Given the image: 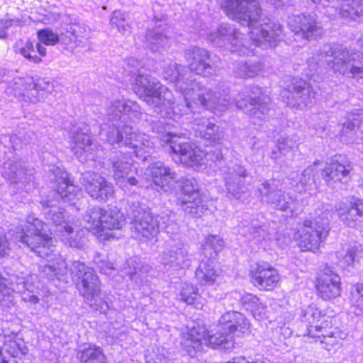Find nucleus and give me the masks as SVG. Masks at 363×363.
Listing matches in <instances>:
<instances>
[{
    "label": "nucleus",
    "instance_id": "393cba45",
    "mask_svg": "<svg viewBox=\"0 0 363 363\" xmlns=\"http://www.w3.org/2000/svg\"><path fill=\"white\" fill-rule=\"evenodd\" d=\"M194 135L206 145L218 144L225 137L222 127L206 118H196L193 122Z\"/></svg>",
    "mask_w": 363,
    "mask_h": 363
},
{
    "label": "nucleus",
    "instance_id": "20e7f679",
    "mask_svg": "<svg viewBox=\"0 0 363 363\" xmlns=\"http://www.w3.org/2000/svg\"><path fill=\"white\" fill-rule=\"evenodd\" d=\"M45 223L38 218L27 220L16 227L13 234L16 242L28 247L32 252L43 259L51 258L55 250V240L46 233L45 225H49V231L55 235L60 233V228L69 225L65 218V209L46 200L43 202Z\"/></svg>",
    "mask_w": 363,
    "mask_h": 363
},
{
    "label": "nucleus",
    "instance_id": "9d476101",
    "mask_svg": "<svg viewBox=\"0 0 363 363\" xmlns=\"http://www.w3.org/2000/svg\"><path fill=\"white\" fill-rule=\"evenodd\" d=\"M127 216L131 220L132 233L140 240L155 237L160 228L166 227L165 221L160 223L159 216H153L150 208L139 201L128 205Z\"/></svg>",
    "mask_w": 363,
    "mask_h": 363
},
{
    "label": "nucleus",
    "instance_id": "58836bf2",
    "mask_svg": "<svg viewBox=\"0 0 363 363\" xmlns=\"http://www.w3.org/2000/svg\"><path fill=\"white\" fill-rule=\"evenodd\" d=\"M340 7H336L340 17L353 21L363 20V0H341Z\"/></svg>",
    "mask_w": 363,
    "mask_h": 363
},
{
    "label": "nucleus",
    "instance_id": "4d7b16f0",
    "mask_svg": "<svg viewBox=\"0 0 363 363\" xmlns=\"http://www.w3.org/2000/svg\"><path fill=\"white\" fill-rule=\"evenodd\" d=\"M152 130L153 132L158 133V138H160L162 141L165 143L166 144L169 145V148L171 149V151L176 154L177 153L173 150L172 148V140H173V138H184L183 137L178 136L176 135H173L169 132H167L165 130V128L164 127L163 124L161 122H156L153 124L152 126ZM177 155H179L177 154Z\"/></svg>",
    "mask_w": 363,
    "mask_h": 363
},
{
    "label": "nucleus",
    "instance_id": "473e14b6",
    "mask_svg": "<svg viewBox=\"0 0 363 363\" xmlns=\"http://www.w3.org/2000/svg\"><path fill=\"white\" fill-rule=\"evenodd\" d=\"M124 267V274L137 285H143L148 281V274L152 268L138 257L127 259Z\"/></svg>",
    "mask_w": 363,
    "mask_h": 363
},
{
    "label": "nucleus",
    "instance_id": "338daca9",
    "mask_svg": "<svg viewBox=\"0 0 363 363\" xmlns=\"http://www.w3.org/2000/svg\"><path fill=\"white\" fill-rule=\"evenodd\" d=\"M98 267L100 269L101 272L104 274H107L109 270L115 269L112 262L104 259H101L98 262Z\"/></svg>",
    "mask_w": 363,
    "mask_h": 363
},
{
    "label": "nucleus",
    "instance_id": "412c9836",
    "mask_svg": "<svg viewBox=\"0 0 363 363\" xmlns=\"http://www.w3.org/2000/svg\"><path fill=\"white\" fill-rule=\"evenodd\" d=\"M352 170L351 163L339 155L322 169L320 175L328 186L341 189L345 187Z\"/></svg>",
    "mask_w": 363,
    "mask_h": 363
},
{
    "label": "nucleus",
    "instance_id": "1a4fd4ad",
    "mask_svg": "<svg viewBox=\"0 0 363 363\" xmlns=\"http://www.w3.org/2000/svg\"><path fill=\"white\" fill-rule=\"evenodd\" d=\"M151 148V143H150L149 148L119 150L110 154L109 160L112 164L113 177L121 188L143 186L138 179L133 176L135 168L133 165L132 157L135 156L146 160L150 155Z\"/></svg>",
    "mask_w": 363,
    "mask_h": 363
},
{
    "label": "nucleus",
    "instance_id": "e433bc0d",
    "mask_svg": "<svg viewBox=\"0 0 363 363\" xmlns=\"http://www.w3.org/2000/svg\"><path fill=\"white\" fill-rule=\"evenodd\" d=\"M76 357L79 363H106L101 348L91 343L79 345L77 350Z\"/></svg>",
    "mask_w": 363,
    "mask_h": 363
},
{
    "label": "nucleus",
    "instance_id": "5fc2aeb1",
    "mask_svg": "<svg viewBox=\"0 0 363 363\" xmlns=\"http://www.w3.org/2000/svg\"><path fill=\"white\" fill-rule=\"evenodd\" d=\"M224 242L223 239H221L218 235H208L206 238L205 244L203 245V254L204 256L207 255V251L209 250H212V252H209V257H211V253L213 255V259L217 255V253L221 250L222 247L223 246Z\"/></svg>",
    "mask_w": 363,
    "mask_h": 363
},
{
    "label": "nucleus",
    "instance_id": "0eeeda50",
    "mask_svg": "<svg viewBox=\"0 0 363 363\" xmlns=\"http://www.w3.org/2000/svg\"><path fill=\"white\" fill-rule=\"evenodd\" d=\"M70 274L85 301L92 308L106 313L109 309L108 298L101 291V282L94 269L80 261H74Z\"/></svg>",
    "mask_w": 363,
    "mask_h": 363
},
{
    "label": "nucleus",
    "instance_id": "aec40b11",
    "mask_svg": "<svg viewBox=\"0 0 363 363\" xmlns=\"http://www.w3.org/2000/svg\"><path fill=\"white\" fill-rule=\"evenodd\" d=\"M247 95L236 99V106L252 118L263 120L269 115L270 98L266 95H259L260 89L252 86L245 89Z\"/></svg>",
    "mask_w": 363,
    "mask_h": 363
},
{
    "label": "nucleus",
    "instance_id": "f03ea898",
    "mask_svg": "<svg viewBox=\"0 0 363 363\" xmlns=\"http://www.w3.org/2000/svg\"><path fill=\"white\" fill-rule=\"evenodd\" d=\"M164 78L174 82L177 91L184 96L187 111L196 113L198 109L208 110L214 113L225 111L230 101L227 90L221 91L201 85L196 81L187 67L170 62L163 67Z\"/></svg>",
    "mask_w": 363,
    "mask_h": 363
},
{
    "label": "nucleus",
    "instance_id": "423d86ee",
    "mask_svg": "<svg viewBox=\"0 0 363 363\" xmlns=\"http://www.w3.org/2000/svg\"><path fill=\"white\" fill-rule=\"evenodd\" d=\"M141 63L134 57L125 62L124 69L135 77L133 89L140 99L144 101L156 114L162 113L172 104V93L160 82L140 69Z\"/></svg>",
    "mask_w": 363,
    "mask_h": 363
},
{
    "label": "nucleus",
    "instance_id": "7c9ffc66",
    "mask_svg": "<svg viewBox=\"0 0 363 363\" xmlns=\"http://www.w3.org/2000/svg\"><path fill=\"white\" fill-rule=\"evenodd\" d=\"M363 137V113H350L342 125L340 139L347 144H352L359 136Z\"/></svg>",
    "mask_w": 363,
    "mask_h": 363
},
{
    "label": "nucleus",
    "instance_id": "2f4dec72",
    "mask_svg": "<svg viewBox=\"0 0 363 363\" xmlns=\"http://www.w3.org/2000/svg\"><path fill=\"white\" fill-rule=\"evenodd\" d=\"M53 90V85L45 79H39L36 81L32 77L31 85L23 89L25 100H20L23 104H36L40 102L48 93Z\"/></svg>",
    "mask_w": 363,
    "mask_h": 363
},
{
    "label": "nucleus",
    "instance_id": "f704fd0d",
    "mask_svg": "<svg viewBox=\"0 0 363 363\" xmlns=\"http://www.w3.org/2000/svg\"><path fill=\"white\" fill-rule=\"evenodd\" d=\"M218 277L217 271L215 269L213 255L211 257L205 255L202 259L195 272V278L197 282L202 286L212 285Z\"/></svg>",
    "mask_w": 363,
    "mask_h": 363
},
{
    "label": "nucleus",
    "instance_id": "4c0bfd02",
    "mask_svg": "<svg viewBox=\"0 0 363 363\" xmlns=\"http://www.w3.org/2000/svg\"><path fill=\"white\" fill-rule=\"evenodd\" d=\"M264 69V65L259 61H237L233 65V72L239 78L250 79L257 76Z\"/></svg>",
    "mask_w": 363,
    "mask_h": 363
},
{
    "label": "nucleus",
    "instance_id": "7ed1b4c3",
    "mask_svg": "<svg viewBox=\"0 0 363 363\" xmlns=\"http://www.w3.org/2000/svg\"><path fill=\"white\" fill-rule=\"evenodd\" d=\"M141 115L138 104L130 100H116L106 108V122L101 125V140L114 148H149L145 135L133 131L131 125Z\"/></svg>",
    "mask_w": 363,
    "mask_h": 363
},
{
    "label": "nucleus",
    "instance_id": "79ce46f5",
    "mask_svg": "<svg viewBox=\"0 0 363 363\" xmlns=\"http://www.w3.org/2000/svg\"><path fill=\"white\" fill-rule=\"evenodd\" d=\"M60 233L56 236L62 240V242L70 247L81 248L84 244V238L82 237V233L74 230L71 225L67 226L66 228H60Z\"/></svg>",
    "mask_w": 363,
    "mask_h": 363
},
{
    "label": "nucleus",
    "instance_id": "49530a36",
    "mask_svg": "<svg viewBox=\"0 0 363 363\" xmlns=\"http://www.w3.org/2000/svg\"><path fill=\"white\" fill-rule=\"evenodd\" d=\"M297 147V143L294 138L292 137H280L277 143V150H273L271 152L270 157L276 160L281 155H286L289 151Z\"/></svg>",
    "mask_w": 363,
    "mask_h": 363
},
{
    "label": "nucleus",
    "instance_id": "de8ad7c7",
    "mask_svg": "<svg viewBox=\"0 0 363 363\" xmlns=\"http://www.w3.org/2000/svg\"><path fill=\"white\" fill-rule=\"evenodd\" d=\"M104 212V209L99 206L90 208L85 212L83 219L90 225L89 228L97 231H101Z\"/></svg>",
    "mask_w": 363,
    "mask_h": 363
},
{
    "label": "nucleus",
    "instance_id": "f3484780",
    "mask_svg": "<svg viewBox=\"0 0 363 363\" xmlns=\"http://www.w3.org/2000/svg\"><path fill=\"white\" fill-rule=\"evenodd\" d=\"M280 94L286 106L302 108L313 103L317 91L307 81L293 77L287 86L281 91Z\"/></svg>",
    "mask_w": 363,
    "mask_h": 363
},
{
    "label": "nucleus",
    "instance_id": "4468645a",
    "mask_svg": "<svg viewBox=\"0 0 363 363\" xmlns=\"http://www.w3.org/2000/svg\"><path fill=\"white\" fill-rule=\"evenodd\" d=\"M184 58L188 63L187 69L192 72L208 77L215 74L220 68V59L208 50L197 46L185 50Z\"/></svg>",
    "mask_w": 363,
    "mask_h": 363
},
{
    "label": "nucleus",
    "instance_id": "c756f323",
    "mask_svg": "<svg viewBox=\"0 0 363 363\" xmlns=\"http://www.w3.org/2000/svg\"><path fill=\"white\" fill-rule=\"evenodd\" d=\"M248 326L249 323L242 313L238 311H228L220 317L217 328L233 336L236 332L245 333V330L248 329Z\"/></svg>",
    "mask_w": 363,
    "mask_h": 363
},
{
    "label": "nucleus",
    "instance_id": "c85d7f7f",
    "mask_svg": "<svg viewBox=\"0 0 363 363\" xmlns=\"http://www.w3.org/2000/svg\"><path fill=\"white\" fill-rule=\"evenodd\" d=\"M251 274L254 285L262 290H272L279 280L277 271L268 263L257 264Z\"/></svg>",
    "mask_w": 363,
    "mask_h": 363
},
{
    "label": "nucleus",
    "instance_id": "680f3d73",
    "mask_svg": "<svg viewBox=\"0 0 363 363\" xmlns=\"http://www.w3.org/2000/svg\"><path fill=\"white\" fill-rule=\"evenodd\" d=\"M9 283L16 286V290H29V284L26 277H19L16 274H12L9 277Z\"/></svg>",
    "mask_w": 363,
    "mask_h": 363
},
{
    "label": "nucleus",
    "instance_id": "a18cd8bd",
    "mask_svg": "<svg viewBox=\"0 0 363 363\" xmlns=\"http://www.w3.org/2000/svg\"><path fill=\"white\" fill-rule=\"evenodd\" d=\"M246 223H242L240 227V233L247 237L249 239L256 240L259 241L264 238V230L257 220H252L249 223L245 221Z\"/></svg>",
    "mask_w": 363,
    "mask_h": 363
},
{
    "label": "nucleus",
    "instance_id": "69168bd1",
    "mask_svg": "<svg viewBox=\"0 0 363 363\" xmlns=\"http://www.w3.org/2000/svg\"><path fill=\"white\" fill-rule=\"evenodd\" d=\"M13 22H18L13 19H0V39L8 38V30Z\"/></svg>",
    "mask_w": 363,
    "mask_h": 363
},
{
    "label": "nucleus",
    "instance_id": "cd10ccee",
    "mask_svg": "<svg viewBox=\"0 0 363 363\" xmlns=\"http://www.w3.org/2000/svg\"><path fill=\"white\" fill-rule=\"evenodd\" d=\"M206 328L202 325H194L185 334L181 342L183 351L194 357L197 353L206 350L205 340Z\"/></svg>",
    "mask_w": 363,
    "mask_h": 363
},
{
    "label": "nucleus",
    "instance_id": "0e129e2a",
    "mask_svg": "<svg viewBox=\"0 0 363 363\" xmlns=\"http://www.w3.org/2000/svg\"><path fill=\"white\" fill-rule=\"evenodd\" d=\"M359 253L360 252L359 251L357 246L350 247L347 250L346 254L343 256V262L347 265H351L357 261Z\"/></svg>",
    "mask_w": 363,
    "mask_h": 363
},
{
    "label": "nucleus",
    "instance_id": "6e6d98bb",
    "mask_svg": "<svg viewBox=\"0 0 363 363\" xmlns=\"http://www.w3.org/2000/svg\"><path fill=\"white\" fill-rule=\"evenodd\" d=\"M168 354L164 347H157L145 356L146 363H171Z\"/></svg>",
    "mask_w": 363,
    "mask_h": 363
},
{
    "label": "nucleus",
    "instance_id": "dca6fc26",
    "mask_svg": "<svg viewBox=\"0 0 363 363\" xmlns=\"http://www.w3.org/2000/svg\"><path fill=\"white\" fill-rule=\"evenodd\" d=\"M191 261L189 246L180 239L167 240L164 250L160 254V263L166 270L188 268Z\"/></svg>",
    "mask_w": 363,
    "mask_h": 363
},
{
    "label": "nucleus",
    "instance_id": "37998d69",
    "mask_svg": "<svg viewBox=\"0 0 363 363\" xmlns=\"http://www.w3.org/2000/svg\"><path fill=\"white\" fill-rule=\"evenodd\" d=\"M124 223L125 219L121 212L113 209L104 210L101 231L102 232L106 229H121Z\"/></svg>",
    "mask_w": 363,
    "mask_h": 363
},
{
    "label": "nucleus",
    "instance_id": "5701e85b",
    "mask_svg": "<svg viewBox=\"0 0 363 363\" xmlns=\"http://www.w3.org/2000/svg\"><path fill=\"white\" fill-rule=\"evenodd\" d=\"M288 24L292 32L307 40L313 39L323 33L320 23L314 13H301L289 17Z\"/></svg>",
    "mask_w": 363,
    "mask_h": 363
},
{
    "label": "nucleus",
    "instance_id": "2eb2a0df",
    "mask_svg": "<svg viewBox=\"0 0 363 363\" xmlns=\"http://www.w3.org/2000/svg\"><path fill=\"white\" fill-rule=\"evenodd\" d=\"M72 151L79 159L84 162L87 160H95L99 157V152L102 151L100 147L93 143L90 136V128L84 123H75L71 129Z\"/></svg>",
    "mask_w": 363,
    "mask_h": 363
},
{
    "label": "nucleus",
    "instance_id": "a211bd4d",
    "mask_svg": "<svg viewBox=\"0 0 363 363\" xmlns=\"http://www.w3.org/2000/svg\"><path fill=\"white\" fill-rule=\"evenodd\" d=\"M262 199L272 208L286 213L291 216L299 211L300 203L292 194L278 189L274 181H266L258 187Z\"/></svg>",
    "mask_w": 363,
    "mask_h": 363
},
{
    "label": "nucleus",
    "instance_id": "864d4df0",
    "mask_svg": "<svg viewBox=\"0 0 363 363\" xmlns=\"http://www.w3.org/2000/svg\"><path fill=\"white\" fill-rule=\"evenodd\" d=\"M322 312L315 305H310L302 311L301 320L307 323L306 326L318 323L323 317Z\"/></svg>",
    "mask_w": 363,
    "mask_h": 363
},
{
    "label": "nucleus",
    "instance_id": "a19ab883",
    "mask_svg": "<svg viewBox=\"0 0 363 363\" xmlns=\"http://www.w3.org/2000/svg\"><path fill=\"white\" fill-rule=\"evenodd\" d=\"M32 77H15L7 84L5 93L9 97H13L18 101L25 100L23 89L26 86L31 85Z\"/></svg>",
    "mask_w": 363,
    "mask_h": 363
},
{
    "label": "nucleus",
    "instance_id": "bb28decb",
    "mask_svg": "<svg viewBox=\"0 0 363 363\" xmlns=\"http://www.w3.org/2000/svg\"><path fill=\"white\" fill-rule=\"evenodd\" d=\"M340 220L350 228H357L363 223V201L353 198L349 203H340L337 207Z\"/></svg>",
    "mask_w": 363,
    "mask_h": 363
},
{
    "label": "nucleus",
    "instance_id": "09e8293b",
    "mask_svg": "<svg viewBox=\"0 0 363 363\" xmlns=\"http://www.w3.org/2000/svg\"><path fill=\"white\" fill-rule=\"evenodd\" d=\"M317 168L315 162L313 165L307 167L299 178V183L304 188L305 191L313 190L316 188L315 174Z\"/></svg>",
    "mask_w": 363,
    "mask_h": 363
},
{
    "label": "nucleus",
    "instance_id": "f8f14e48",
    "mask_svg": "<svg viewBox=\"0 0 363 363\" xmlns=\"http://www.w3.org/2000/svg\"><path fill=\"white\" fill-rule=\"evenodd\" d=\"M330 230L329 218L326 215L304 220L296 235L301 250L314 252L318 250L328 237Z\"/></svg>",
    "mask_w": 363,
    "mask_h": 363
},
{
    "label": "nucleus",
    "instance_id": "774afa93",
    "mask_svg": "<svg viewBox=\"0 0 363 363\" xmlns=\"http://www.w3.org/2000/svg\"><path fill=\"white\" fill-rule=\"evenodd\" d=\"M9 250L8 242L5 237L0 236V257L7 255Z\"/></svg>",
    "mask_w": 363,
    "mask_h": 363
},
{
    "label": "nucleus",
    "instance_id": "bf43d9fd",
    "mask_svg": "<svg viewBox=\"0 0 363 363\" xmlns=\"http://www.w3.org/2000/svg\"><path fill=\"white\" fill-rule=\"evenodd\" d=\"M328 325V322L322 321L320 324L318 323L311 324L307 327V335L312 337H320V335L325 336L323 330L325 331L326 327Z\"/></svg>",
    "mask_w": 363,
    "mask_h": 363
},
{
    "label": "nucleus",
    "instance_id": "ea45409f",
    "mask_svg": "<svg viewBox=\"0 0 363 363\" xmlns=\"http://www.w3.org/2000/svg\"><path fill=\"white\" fill-rule=\"evenodd\" d=\"M67 264L64 259L59 258V260L52 264L41 266L40 272L43 276H45L50 280L55 279L63 280L67 274Z\"/></svg>",
    "mask_w": 363,
    "mask_h": 363
},
{
    "label": "nucleus",
    "instance_id": "e2e57ef3",
    "mask_svg": "<svg viewBox=\"0 0 363 363\" xmlns=\"http://www.w3.org/2000/svg\"><path fill=\"white\" fill-rule=\"evenodd\" d=\"M66 30L67 33L70 34L69 38L71 40L72 39V37H73L74 39H77L78 38L81 37L85 32V29L79 23H71L67 24Z\"/></svg>",
    "mask_w": 363,
    "mask_h": 363
},
{
    "label": "nucleus",
    "instance_id": "9b49d317",
    "mask_svg": "<svg viewBox=\"0 0 363 363\" xmlns=\"http://www.w3.org/2000/svg\"><path fill=\"white\" fill-rule=\"evenodd\" d=\"M173 150L179 155L180 162L194 169L199 170L203 166L207 165V162L220 161L223 159V152L220 147H216L206 152L195 150L186 138H173Z\"/></svg>",
    "mask_w": 363,
    "mask_h": 363
},
{
    "label": "nucleus",
    "instance_id": "4be33fe9",
    "mask_svg": "<svg viewBox=\"0 0 363 363\" xmlns=\"http://www.w3.org/2000/svg\"><path fill=\"white\" fill-rule=\"evenodd\" d=\"M79 181L85 191L94 199L106 201L114 194L112 184L95 172L82 173Z\"/></svg>",
    "mask_w": 363,
    "mask_h": 363
},
{
    "label": "nucleus",
    "instance_id": "3c124183",
    "mask_svg": "<svg viewBox=\"0 0 363 363\" xmlns=\"http://www.w3.org/2000/svg\"><path fill=\"white\" fill-rule=\"evenodd\" d=\"M200 297L197 287L191 284L185 283L183 284L179 298L180 301L186 304H193Z\"/></svg>",
    "mask_w": 363,
    "mask_h": 363
},
{
    "label": "nucleus",
    "instance_id": "603ef678",
    "mask_svg": "<svg viewBox=\"0 0 363 363\" xmlns=\"http://www.w3.org/2000/svg\"><path fill=\"white\" fill-rule=\"evenodd\" d=\"M112 28H116L118 32L125 33L129 31V25L127 14L121 11H115L110 19Z\"/></svg>",
    "mask_w": 363,
    "mask_h": 363
},
{
    "label": "nucleus",
    "instance_id": "c03bdc74",
    "mask_svg": "<svg viewBox=\"0 0 363 363\" xmlns=\"http://www.w3.org/2000/svg\"><path fill=\"white\" fill-rule=\"evenodd\" d=\"M240 301L242 308L250 311L255 318L261 317V315L264 313V307L259 298L252 294H244Z\"/></svg>",
    "mask_w": 363,
    "mask_h": 363
},
{
    "label": "nucleus",
    "instance_id": "c9c22d12",
    "mask_svg": "<svg viewBox=\"0 0 363 363\" xmlns=\"http://www.w3.org/2000/svg\"><path fill=\"white\" fill-rule=\"evenodd\" d=\"M205 340L206 342V349H219L224 352H230L235 345L234 337L218 328L216 332H207L206 330Z\"/></svg>",
    "mask_w": 363,
    "mask_h": 363
},
{
    "label": "nucleus",
    "instance_id": "b1692460",
    "mask_svg": "<svg viewBox=\"0 0 363 363\" xmlns=\"http://www.w3.org/2000/svg\"><path fill=\"white\" fill-rule=\"evenodd\" d=\"M318 296L323 300L329 301L338 297L341 294L340 276L326 265L316 281Z\"/></svg>",
    "mask_w": 363,
    "mask_h": 363
},
{
    "label": "nucleus",
    "instance_id": "6e6552de",
    "mask_svg": "<svg viewBox=\"0 0 363 363\" xmlns=\"http://www.w3.org/2000/svg\"><path fill=\"white\" fill-rule=\"evenodd\" d=\"M330 69L343 76L355 77L363 75V53L348 50L341 44L324 45L320 50Z\"/></svg>",
    "mask_w": 363,
    "mask_h": 363
},
{
    "label": "nucleus",
    "instance_id": "39448f33",
    "mask_svg": "<svg viewBox=\"0 0 363 363\" xmlns=\"http://www.w3.org/2000/svg\"><path fill=\"white\" fill-rule=\"evenodd\" d=\"M150 172L152 182L147 188L164 192H171L177 187L181 188L183 196L178 199L177 206L186 215L193 218L201 217L208 210V205L194 177H178L174 171L160 161L152 164Z\"/></svg>",
    "mask_w": 363,
    "mask_h": 363
},
{
    "label": "nucleus",
    "instance_id": "ddd939ff",
    "mask_svg": "<svg viewBox=\"0 0 363 363\" xmlns=\"http://www.w3.org/2000/svg\"><path fill=\"white\" fill-rule=\"evenodd\" d=\"M35 169L23 162L9 160L4 163L3 177L9 182L12 194L29 192L34 184Z\"/></svg>",
    "mask_w": 363,
    "mask_h": 363
},
{
    "label": "nucleus",
    "instance_id": "8fccbe9b",
    "mask_svg": "<svg viewBox=\"0 0 363 363\" xmlns=\"http://www.w3.org/2000/svg\"><path fill=\"white\" fill-rule=\"evenodd\" d=\"M350 302L356 307L354 313L363 314V283H357L350 288Z\"/></svg>",
    "mask_w": 363,
    "mask_h": 363
},
{
    "label": "nucleus",
    "instance_id": "a878e982",
    "mask_svg": "<svg viewBox=\"0 0 363 363\" xmlns=\"http://www.w3.org/2000/svg\"><path fill=\"white\" fill-rule=\"evenodd\" d=\"M48 172L54 176L51 179L56 183V194L65 202L72 201L79 191V188L75 186L68 177V174L58 167L50 166Z\"/></svg>",
    "mask_w": 363,
    "mask_h": 363
},
{
    "label": "nucleus",
    "instance_id": "6ab92c4d",
    "mask_svg": "<svg viewBox=\"0 0 363 363\" xmlns=\"http://www.w3.org/2000/svg\"><path fill=\"white\" fill-rule=\"evenodd\" d=\"M227 196L240 199L248 191L251 177L244 166L232 163L223 170Z\"/></svg>",
    "mask_w": 363,
    "mask_h": 363
},
{
    "label": "nucleus",
    "instance_id": "f257e3e1",
    "mask_svg": "<svg viewBox=\"0 0 363 363\" xmlns=\"http://www.w3.org/2000/svg\"><path fill=\"white\" fill-rule=\"evenodd\" d=\"M221 6L228 15L248 27L251 40L234 26L222 24L207 35L213 45L239 56H249L254 54L252 46L274 48L283 39V28L279 22L270 19L259 22L261 9L256 0H223Z\"/></svg>",
    "mask_w": 363,
    "mask_h": 363
},
{
    "label": "nucleus",
    "instance_id": "72a5a7b5",
    "mask_svg": "<svg viewBox=\"0 0 363 363\" xmlns=\"http://www.w3.org/2000/svg\"><path fill=\"white\" fill-rule=\"evenodd\" d=\"M167 24L158 20L152 29L148 30L146 34L147 46L152 52H160L164 49L168 44V38L166 35Z\"/></svg>",
    "mask_w": 363,
    "mask_h": 363
},
{
    "label": "nucleus",
    "instance_id": "13d9d810",
    "mask_svg": "<svg viewBox=\"0 0 363 363\" xmlns=\"http://www.w3.org/2000/svg\"><path fill=\"white\" fill-rule=\"evenodd\" d=\"M40 43L46 45H55L59 40V35L49 28L39 30L37 33Z\"/></svg>",
    "mask_w": 363,
    "mask_h": 363
},
{
    "label": "nucleus",
    "instance_id": "052dcab7",
    "mask_svg": "<svg viewBox=\"0 0 363 363\" xmlns=\"http://www.w3.org/2000/svg\"><path fill=\"white\" fill-rule=\"evenodd\" d=\"M30 52L35 53L36 51L34 48V45L33 43L30 41H28L26 45L21 49V54L28 59L30 62H33L34 63H39L42 61V59L37 56V55H30Z\"/></svg>",
    "mask_w": 363,
    "mask_h": 363
}]
</instances>
